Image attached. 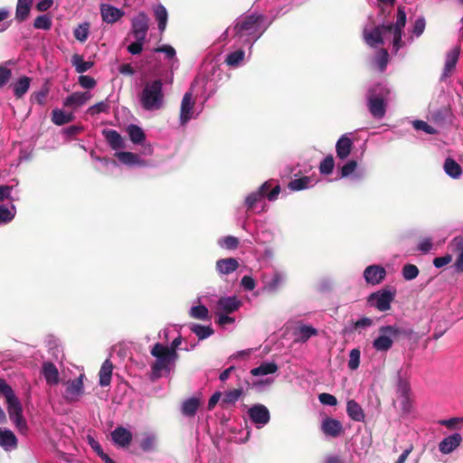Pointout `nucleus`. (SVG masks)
I'll use <instances>...</instances> for the list:
<instances>
[{"label": "nucleus", "mask_w": 463, "mask_h": 463, "mask_svg": "<svg viewBox=\"0 0 463 463\" xmlns=\"http://www.w3.org/2000/svg\"><path fill=\"white\" fill-rule=\"evenodd\" d=\"M150 353L155 357V361L151 364V369L155 375L161 373L170 374L174 372L176 362L179 359L177 353H171L168 350V345L161 343L155 344Z\"/></svg>", "instance_id": "nucleus-1"}, {"label": "nucleus", "mask_w": 463, "mask_h": 463, "mask_svg": "<svg viewBox=\"0 0 463 463\" xmlns=\"http://www.w3.org/2000/svg\"><path fill=\"white\" fill-rule=\"evenodd\" d=\"M140 101L142 107L146 110L159 109L164 101L162 80L147 81L142 90Z\"/></svg>", "instance_id": "nucleus-2"}, {"label": "nucleus", "mask_w": 463, "mask_h": 463, "mask_svg": "<svg viewBox=\"0 0 463 463\" xmlns=\"http://www.w3.org/2000/svg\"><path fill=\"white\" fill-rule=\"evenodd\" d=\"M83 378H46L49 386H60V392L67 402L77 401L83 393Z\"/></svg>", "instance_id": "nucleus-3"}, {"label": "nucleus", "mask_w": 463, "mask_h": 463, "mask_svg": "<svg viewBox=\"0 0 463 463\" xmlns=\"http://www.w3.org/2000/svg\"><path fill=\"white\" fill-rule=\"evenodd\" d=\"M260 15L250 14L237 21L233 27L235 36L240 38L248 37L247 41H257L262 34L260 32Z\"/></svg>", "instance_id": "nucleus-4"}, {"label": "nucleus", "mask_w": 463, "mask_h": 463, "mask_svg": "<svg viewBox=\"0 0 463 463\" xmlns=\"http://www.w3.org/2000/svg\"><path fill=\"white\" fill-rule=\"evenodd\" d=\"M5 399L10 420L21 431L26 430V421L23 416L22 405L14 391L9 392Z\"/></svg>", "instance_id": "nucleus-5"}, {"label": "nucleus", "mask_w": 463, "mask_h": 463, "mask_svg": "<svg viewBox=\"0 0 463 463\" xmlns=\"http://www.w3.org/2000/svg\"><path fill=\"white\" fill-rule=\"evenodd\" d=\"M394 298L395 290L383 288L377 292L372 293L368 297V303L379 311L384 312L391 308V304L394 300Z\"/></svg>", "instance_id": "nucleus-6"}, {"label": "nucleus", "mask_w": 463, "mask_h": 463, "mask_svg": "<svg viewBox=\"0 0 463 463\" xmlns=\"http://www.w3.org/2000/svg\"><path fill=\"white\" fill-rule=\"evenodd\" d=\"M248 415L251 422L261 429L267 425L270 420L269 409L263 404H254L248 410Z\"/></svg>", "instance_id": "nucleus-7"}, {"label": "nucleus", "mask_w": 463, "mask_h": 463, "mask_svg": "<svg viewBox=\"0 0 463 463\" xmlns=\"http://www.w3.org/2000/svg\"><path fill=\"white\" fill-rule=\"evenodd\" d=\"M148 28L149 18L144 12H140L133 17L131 21V33L135 38L146 40Z\"/></svg>", "instance_id": "nucleus-8"}, {"label": "nucleus", "mask_w": 463, "mask_h": 463, "mask_svg": "<svg viewBox=\"0 0 463 463\" xmlns=\"http://www.w3.org/2000/svg\"><path fill=\"white\" fill-rule=\"evenodd\" d=\"M367 107L369 112L374 118L381 119L385 116L386 103L382 96L374 94L373 90L369 91Z\"/></svg>", "instance_id": "nucleus-9"}, {"label": "nucleus", "mask_w": 463, "mask_h": 463, "mask_svg": "<svg viewBox=\"0 0 463 463\" xmlns=\"http://www.w3.org/2000/svg\"><path fill=\"white\" fill-rule=\"evenodd\" d=\"M410 392L411 387L407 378H399L397 383L398 401L404 413H409L411 410Z\"/></svg>", "instance_id": "nucleus-10"}, {"label": "nucleus", "mask_w": 463, "mask_h": 463, "mask_svg": "<svg viewBox=\"0 0 463 463\" xmlns=\"http://www.w3.org/2000/svg\"><path fill=\"white\" fill-rule=\"evenodd\" d=\"M392 344L391 326H381L379 328V335L373 342V348L380 352H387L392 348Z\"/></svg>", "instance_id": "nucleus-11"}, {"label": "nucleus", "mask_w": 463, "mask_h": 463, "mask_svg": "<svg viewBox=\"0 0 463 463\" xmlns=\"http://www.w3.org/2000/svg\"><path fill=\"white\" fill-rule=\"evenodd\" d=\"M99 9L102 21L107 24H115L125 14L121 9L108 4H100Z\"/></svg>", "instance_id": "nucleus-12"}, {"label": "nucleus", "mask_w": 463, "mask_h": 463, "mask_svg": "<svg viewBox=\"0 0 463 463\" xmlns=\"http://www.w3.org/2000/svg\"><path fill=\"white\" fill-rule=\"evenodd\" d=\"M386 276V270L380 265L368 266L364 271L365 281L371 285L380 284Z\"/></svg>", "instance_id": "nucleus-13"}, {"label": "nucleus", "mask_w": 463, "mask_h": 463, "mask_svg": "<svg viewBox=\"0 0 463 463\" xmlns=\"http://www.w3.org/2000/svg\"><path fill=\"white\" fill-rule=\"evenodd\" d=\"M114 444L119 448H128L133 439L132 432L125 427L118 426L111 432Z\"/></svg>", "instance_id": "nucleus-14"}, {"label": "nucleus", "mask_w": 463, "mask_h": 463, "mask_svg": "<svg viewBox=\"0 0 463 463\" xmlns=\"http://www.w3.org/2000/svg\"><path fill=\"white\" fill-rule=\"evenodd\" d=\"M203 402L202 393H197L188 399H185L181 405V412L185 417L195 416L199 407Z\"/></svg>", "instance_id": "nucleus-15"}, {"label": "nucleus", "mask_w": 463, "mask_h": 463, "mask_svg": "<svg viewBox=\"0 0 463 463\" xmlns=\"http://www.w3.org/2000/svg\"><path fill=\"white\" fill-rule=\"evenodd\" d=\"M451 250L457 254L456 261L454 262L455 270L458 273L463 272V236H456L449 242Z\"/></svg>", "instance_id": "nucleus-16"}, {"label": "nucleus", "mask_w": 463, "mask_h": 463, "mask_svg": "<svg viewBox=\"0 0 463 463\" xmlns=\"http://www.w3.org/2000/svg\"><path fill=\"white\" fill-rule=\"evenodd\" d=\"M460 53V48L455 47L451 51H449L446 55V61L443 69V72L441 75V79L445 80L452 74L454 71L457 62L458 61Z\"/></svg>", "instance_id": "nucleus-17"}, {"label": "nucleus", "mask_w": 463, "mask_h": 463, "mask_svg": "<svg viewBox=\"0 0 463 463\" xmlns=\"http://www.w3.org/2000/svg\"><path fill=\"white\" fill-rule=\"evenodd\" d=\"M102 135L111 149L118 150L125 148V141L118 131L111 128H105L102 130Z\"/></svg>", "instance_id": "nucleus-18"}, {"label": "nucleus", "mask_w": 463, "mask_h": 463, "mask_svg": "<svg viewBox=\"0 0 463 463\" xmlns=\"http://www.w3.org/2000/svg\"><path fill=\"white\" fill-rule=\"evenodd\" d=\"M241 306V301L236 297H222L217 304L216 309L218 312L231 314L236 311Z\"/></svg>", "instance_id": "nucleus-19"}, {"label": "nucleus", "mask_w": 463, "mask_h": 463, "mask_svg": "<svg viewBox=\"0 0 463 463\" xmlns=\"http://www.w3.org/2000/svg\"><path fill=\"white\" fill-rule=\"evenodd\" d=\"M194 109V101L191 92H185L181 102L180 109V122L182 125L185 124L192 116Z\"/></svg>", "instance_id": "nucleus-20"}, {"label": "nucleus", "mask_w": 463, "mask_h": 463, "mask_svg": "<svg viewBox=\"0 0 463 463\" xmlns=\"http://www.w3.org/2000/svg\"><path fill=\"white\" fill-rule=\"evenodd\" d=\"M461 436L458 433L452 434L443 439L439 444V449L443 454L451 453L461 442Z\"/></svg>", "instance_id": "nucleus-21"}, {"label": "nucleus", "mask_w": 463, "mask_h": 463, "mask_svg": "<svg viewBox=\"0 0 463 463\" xmlns=\"http://www.w3.org/2000/svg\"><path fill=\"white\" fill-rule=\"evenodd\" d=\"M352 148H353V141L345 135H343L337 140L336 145H335V151H336L337 157L342 160L346 159L349 156V155L351 154Z\"/></svg>", "instance_id": "nucleus-22"}, {"label": "nucleus", "mask_w": 463, "mask_h": 463, "mask_svg": "<svg viewBox=\"0 0 463 463\" xmlns=\"http://www.w3.org/2000/svg\"><path fill=\"white\" fill-rule=\"evenodd\" d=\"M0 446L5 451H11L17 447V439L13 431L0 428Z\"/></svg>", "instance_id": "nucleus-23"}, {"label": "nucleus", "mask_w": 463, "mask_h": 463, "mask_svg": "<svg viewBox=\"0 0 463 463\" xmlns=\"http://www.w3.org/2000/svg\"><path fill=\"white\" fill-rule=\"evenodd\" d=\"M321 429L326 435L337 437L342 432L343 427L339 420L332 418H326L322 421Z\"/></svg>", "instance_id": "nucleus-24"}, {"label": "nucleus", "mask_w": 463, "mask_h": 463, "mask_svg": "<svg viewBox=\"0 0 463 463\" xmlns=\"http://www.w3.org/2000/svg\"><path fill=\"white\" fill-rule=\"evenodd\" d=\"M293 334L296 336V340L298 342L305 343L310 337L317 335L318 331L310 325L301 324L294 329Z\"/></svg>", "instance_id": "nucleus-25"}, {"label": "nucleus", "mask_w": 463, "mask_h": 463, "mask_svg": "<svg viewBox=\"0 0 463 463\" xmlns=\"http://www.w3.org/2000/svg\"><path fill=\"white\" fill-rule=\"evenodd\" d=\"M391 334L393 342H402L404 340H411L414 335V331L411 327L401 326H390Z\"/></svg>", "instance_id": "nucleus-26"}, {"label": "nucleus", "mask_w": 463, "mask_h": 463, "mask_svg": "<svg viewBox=\"0 0 463 463\" xmlns=\"http://www.w3.org/2000/svg\"><path fill=\"white\" fill-rule=\"evenodd\" d=\"M363 34L365 43L371 47L383 44V33L377 26L372 31L364 29Z\"/></svg>", "instance_id": "nucleus-27"}, {"label": "nucleus", "mask_w": 463, "mask_h": 463, "mask_svg": "<svg viewBox=\"0 0 463 463\" xmlns=\"http://www.w3.org/2000/svg\"><path fill=\"white\" fill-rule=\"evenodd\" d=\"M239 267V262L234 258L221 259L216 262V269L221 274H231Z\"/></svg>", "instance_id": "nucleus-28"}, {"label": "nucleus", "mask_w": 463, "mask_h": 463, "mask_svg": "<svg viewBox=\"0 0 463 463\" xmlns=\"http://www.w3.org/2000/svg\"><path fill=\"white\" fill-rule=\"evenodd\" d=\"M74 115L71 112H64L60 109H54L52 111V121L57 126H62L74 120Z\"/></svg>", "instance_id": "nucleus-29"}, {"label": "nucleus", "mask_w": 463, "mask_h": 463, "mask_svg": "<svg viewBox=\"0 0 463 463\" xmlns=\"http://www.w3.org/2000/svg\"><path fill=\"white\" fill-rule=\"evenodd\" d=\"M90 97V95L88 92H74L64 99L63 105L64 107H80L82 106Z\"/></svg>", "instance_id": "nucleus-30"}, {"label": "nucleus", "mask_w": 463, "mask_h": 463, "mask_svg": "<svg viewBox=\"0 0 463 463\" xmlns=\"http://www.w3.org/2000/svg\"><path fill=\"white\" fill-rule=\"evenodd\" d=\"M31 84V78L27 76L21 77L14 85V94L17 99H21L28 91Z\"/></svg>", "instance_id": "nucleus-31"}, {"label": "nucleus", "mask_w": 463, "mask_h": 463, "mask_svg": "<svg viewBox=\"0 0 463 463\" xmlns=\"http://www.w3.org/2000/svg\"><path fill=\"white\" fill-rule=\"evenodd\" d=\"M127 132L130 140L137 145L142 144L146 140V135L143 129L137 125L131 124L128 127Z\"/></svg>", "instance_id": "nucleus-32"}, {"label": "nucleus", "mask_w": 463, "mask_h": 463, "mask_svg": "<svg viewBox=\"0 0 463 463\" xmlns=\"http://www.w3.org/2000/svg\"><path fill=\"white\" fill-rule=\"evenodd\" d=\"M248 384L252 391L263 392L271 387L273 378H256L252 383H249Z\"/></svg>", "instance_id": "nucleus-33"}, {"label": "nucleus", "mask_w": 463, "mask_h": 463, "mask_svg": "<svg viewBox=\"0 0 463 463\" xmlns=\"http://www.w3.org/2000/svg\"><path fill=\"white\" fill-rule=\"evenodd\" d=\"M278 366L275 363H263L260 366L250 370L252 376H265L276 373Z\"/></svg>", "instance_id": "nucleus-34"}, {"label": "nucleus", "mask_w": 463, "mask_h": 463, "mask_svg": "<svg viewBox=\"0 0 463 463\" xmlns=\"http://www.w3.org/2000/svg\"><path fill=\"white\" fill-rule=\"evenodd\" d=\"M444 170L448 175L452 178H458L462 174V169L453 158H447L444 162Z\"/></svg>", "instance_id": "nucleus-35"}, {"label": "nucleus", "mask_w": 463, "mask_h": 463, "mask_svg": "<svg viewBox=\"0 0 463 463\" xmlns=\"http://www.w3.org/2000/svg\"><path fill=\"white\" fill-rule=\"evenodd\" d=\"M157 443V438L155 433L146 432L144 433L143 438L140 441V448L146 452L153 451L156 449Z\"/></svg>", "instance_id": "nucleus-36"}, {"label": "nucleus", "mask_w": 463, "mask_h": 463, "mask_svg": "<svg viewBox=\"0 0 463 463\" xmlns=\"http://www.w3.org/2000/svg\"><path fill=\"white\" fill-rule=\"evenodd\" d=\"M154 14L156 17V20L158 23V29L162 33L165 30L166 23H167V11L165 7L162 5H158L154 9Z\"/></svg>", "instance_id": "nucleus-37"}, {"label": "nucleus", "mask_w": 463, "mask_h": 463, "mask_svg": "<svg viewBox=\"0 0 463 463\" xmlns=\"http://www.w3.org/2000/svg\"><path fill=\"white\" fill-rule=\"evenodd\" d=\"M347 413L351 419L356 421H362L364 418V411L361 406L354 401H349L347 402Z\"/></svg>", "instance_id": "nucleus-38"}, {"label": "nucleus", "mask_w": 463, "mask_h": 463, "mask_svg": "<svg viewBox=\"0 0 463 463\" xmlns=\"http://www.w3.org/2000/svg\"><path fill=\"white\" fill-rule=\"evenodd\" d=\"M71 63L78 73H83L89 71L93 65V61H85L80 54H74L71 58Z\"/></svg>", "instance_id": "nucleus-39"}, {"label": "nucleus", "mask_w": 463, "mask_h": 463, "mask_svg": "<svg viewBox=\"0 0 463 463\" xmlns=\"http://www.w3.org/2000/svg\"><path fill=\"white\" fill-rule=\"evenodd\" d=\"M118 161L124 165H134L139 163V156L132 152L121 151L115 154Z\"/></svg>", "instance_id": "nucleus-40"}, {"label": "nucleus", "mask_w": 463, "mask_h": 463, "mask_svg": "<svg viewBox=\"0 0 463 463\" xmlns=\"http://www.w3.org/2000/svg\"><path fill=\"white\" fill-rule=\"evenodd\" d=\"M190 329L200 340H203L211 336L214 332L210 326H202L198 324H193Z\"/></svg>", "instance_id": "nucleus-41"}, {"label": "nucleus", "mask_w": 463, "mask_h": 463, "mask_svg": "<svg viewBox=\"0 0 463 463\" xmlns=\"http://www.w3.org/2000/svg\"><path fill=\"white\" fill-rule=\"evenodd\" d=\"M285 279L279 272H275L270 280L266 282L265 288L269 291L275 292L283 286Z\"/></svg>", "instance_id": "nucleus-42"}, {"label": "nucleus", "mask_w": 463, "mask_h": 463, "mask_svg": "<svg viewBox=\"0 0 463 463\" xmlns=\"http://www.w3.org/2000/svg\"><path fill=\"white\" fill-rule=\"evenodd\" d=\"M190 316L194 318L200 320H210L211 317L209 315L208 308L203 305H198L191 307Z\"/></svg>", "instance_id": "nucleus-43"}, {"label": "nucleus", "mask_w": 463, "mask_h": 463, "mask_svg": "<svg viewBox=\"0 0 463 463\" xmlns=\"http://www.w3.org/2000/svg\"><path fill=\"white\" fill-rule=\"evenodd\" d=\"M245 52L243 50L239 49L237 51H234L231 53H229L226 56L225 62L227 65L232 67H237L244 59Z\"/></svg>", "instance_id": "nucleus-44"}, {"label": "nucleus", "mask_w": 463, "mask_h": 463, "mask_svg": "<svg viewBox=\"0 0 463 463\" xmlns=\"http://www.w3.org/2000/svg\"><path fill=\"white\" fill-rule=\"evenodd\" d=\"M335 167V160L332 155L326 156L319 165V172L322 175H330Z\"/></svg>", "instance_id": "nucleus-45"}, {"label": "nucleus", "mask_w": 463, "mask_h": 463, "mask_svg": "<svg viewBox=\"0 0 463 463\" xmlns=\"http://www.w3.org/2000/svg\"><path fill=\"white\" fill-rule=\"evenodd\" d=\"M52 19L47 14L37 16L33 22V27L41 30H49L52 27Z\"/></svg>", "instance_id": "nucleus-46"}, {"label": "nucleus", "mask_w": 463, "mask_h": 463, "mask_svg": "<svg viewBox=\"0 0 463 463\" xmlns=\"http://www.w3.org/2000/svg\"><path fill=\"white\" fill-rule=\"evenodd\" d=\"M309 183L310 177L303 176L290 181L288 186L291 191H299L307 188Z\"/></svg>", "instance_id": "nucleus-47"}, {"label": "nucleus", "mask_w": 463, "mask_h": 463, "mask_svg": "<svg viewBox=\"0 0 463 463\" xmlns=\"http://www.w3.org/2000/svg\"><path fill=\"white\" fill-rule=\"evenodd\" d=\"M242 391L241 389H234L229 392H226L222 398V402L225 404H232L236 402L239 398L241 396Z\"/></svg>", "instance_id": "nucleus-48"}, {"label": "nucleus", "mask_w": 463, "mask_h": 463, "mask_svg": "<svg viewBox=\"0 0 463 463\" xmlns=\"http://www.w3.org/2000/svg\"><path fill=\"white\" fill-rule=\"evenodd\" d=\"M419 275V269L416 265L406 264L402 268V276L406 280H411Z\"/></svg>", "instance_id": "nucleus-49"}, {"label": "nucleus", "mask_w": 463, "mask_h": 463, "mask_svg": "<svg viewBox=\"0 0 463 463\" xmlns=\"http://www.w3.org/2000/svg\"><path fill=\"white\" fill-rule=\"evenodd\" d=\"M30 11H31L30 6H27L25 5L17 4L16 9H15V19L19 23L25 21L29 16Z\"/></svg>", "instance_id": "nucleus-50"}, {"label": "nucleus", "mask_w": 463, "mask_h": 463, "mask_svg": "<svg viewBox=\"0 0 463 463\" xmlns=\"http://www.w3.org/2000/svg\"><path fill=\"white\" fill-rule=\"evenodd\" d=\"M41 373L45 377L59 376V371L52 362H43Z\"/></svg>", "instance_id": "nucleus-51"}, {"label": "nucleus", "mask_w": 463, "mask_h": 463, "mask_svg": "<svg viewBox=\"0 0 463 463\" xmlns=\"http://www.w3.org/2000/svg\"><path fill=\"white\" fill-rule=\"evenodd\" d=\"M405 24H406L405 7L399 6L397 9L396 23L394 24L395 31H402Z\"/></svg>", "instance_id": "nucleus-52"}, {"label": "nucleus", "mask_w": 463, "mask_h": 463, "mask_svg": "<svg viewBox=\"0 0 463 463\" xmlns=\"http://www.w3.org/2000/svg\"><path fill=\"white\" fill-rule=\"evenodd\" d=\"M360 350L357 348H354L350 351L348 367L351 370H355L358 368L360 364Z\"/></svg>", "instance_id": "nucleus-53"}, {"label": "nucleus", "mask_w": 463, "mask_h": 463, "mask_svg": "<svg viewBox=\"0 0 463 463\" xmlns=\"http://www.w3.org/2000/svg\"><path fill=\"white\" fill-rule=\"evenodd\" d=\"M220 244L222 247H224L225 249L235 250L238 248L240 241L237 237L229 235V236L223 237L222 239Z\"/></svg>", "instance_id": "nucleus-54"}, {"label": "nucleus", "mask_w": 463, "mask_h": 463, "mask_svg": "<svg viewBox=\"0 0 463 463\" xmlns=\"http://www.w3.org/2000/svg\"><path fill=\"white\" fill-rule=\"evenodd\" d=\"M89 36V24H80L79 25V27H77L75 30H74V37L83 43L87 40Z\"/></svg>", "instance_id": "nucleus-55"}, {"label": "nucleus", "mask_w": 463, "mask_h": 463, "mask_svg": "<svg viewBox=\"0 0 463 463\" xmlns=\"http://www.w3.org/2000/svg\"><path fill=\"white\" fill-rule=\"evenodd\" d=\"M262 198L263 196L258 191L249 194L245 200L248 211L253 210L255 204L260 200H262Z\"/></svg>", "instance_id": "nucleus-56"}, {"label": "nucleus", "mask_w": 463, "mask_h": 463, "mask_svg": "<svg viewBox=\"0 0 463 463\" xmlns=\"http://www.w3.org/2000/svg\"><path fill=\"white\" fill-rule=\"evenodd\" d=\"M413 126L418 130H422L427 134H436L437 130L430 125H429L427 122L423 120H415L413 122Z\"/></svg>", "instance_id": "nucleus-57"}, {"label": "nucleus", "mask_w": 463, "mask_h": 463, "mask_svg": "<svg viewBox=\"0 0 463 463\" xmlns=\"http://www.w3.org/2000/svg\"><path fill=\"white\" fill-rule=\"evenodd\" d=\"M12 77L11 69L0 65V89L5 87Z\"/></svg>", "instance_id": "nucleus-58"}, {"label": "nucleus", "mask_w": 463, "mask_h": 463, "mask_svg": "<svg viewBox=\"0 0 463 463\" xmlns=\"http://www.w3.org/2000/svg\"><path fill=\"white\" fill-rule=\"evenodd\" d=\"M79 83L84 89H93L96 86V80L94 78L88 75H80L79 77Z\"/></svg>", "instance_id": "nucleus-59"}, {"label": "nucleus", "mask_w": 463, "mask_h": 463, "mask_svg": "<svg viewBox=\"0 0 463 463\" xmlns=\"http://www.w3.org/2000/svg\"><path fill=\"white\" fill-rule=\"evenodd\" d=\"M357 167V163L354 160H350L345 164L341 168V177H346L353 174Z\"/></svg>", "instance_id": "nucleus-60"}, {"label": "nucleus", "mask_w": 463, "mask_h": 463, "mask_svg": "<svg viewBox=\"0 0 463 463\" xmlns=\"http://www.w3.org/2000/svg\"><path fill=\"white\" fill-rule=\"evenodd\" d=\"M135 39L136 41L128 46V52L133 55L139 54L142 52L145 42V40H139V38Z\"/></svg>", "instance_id": "nucleus-61"}, {"label": "nucleus", "mask_w": 463, "mask_h": 463, "mask_svg": "<svg viewBox=\"0 0 463 463\" xmlns=\"http://www.w3.org/2000/svg\"><path fill=\"white\" fill-rule=\"evenodd\" d=\"M109 109V105L105 101L98 102L97 104L89 108L88 111L90 115L99 114L101 112L107 111Z\"/></svg>", "instance_id": "nucleus-62"}, {"label": "nucleus", "mask_w": 463, "mask_h": 463, "mask_svg": "<svg viewBox=\"0 0 463 463\" xmlns=\"http://www.w3.org/2000/svg\"><path fill=\"white\" fill-rule=\"evenodd\" d=\"M156 52H163L165 54V57L169 60L173 59L175 56V50L174 47L168 44H165L159 47H156L154 50Z\"/></svg>", "instance_id": "nucleus-63"}, {"label": "nucleus", "mask_w": 463, "mask_h": 463, "mask_svg": "<svg viewBox=\"0 0 463 463\" xmlns=\"http://www.w3.org/2000/svg\"><path fill=\"white\" fill-rule=\"evenodd\" d=\"M113 369H114V366H113L112 363L109 359H107L101 365V368L99 373V376H111Z\"/></svg>", "instance_id": "nucleus-64"}]
</instances>
